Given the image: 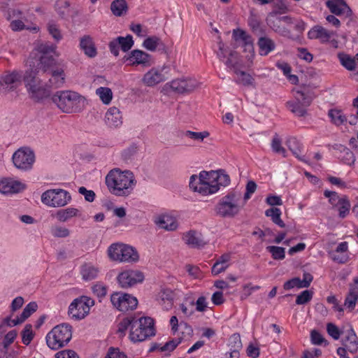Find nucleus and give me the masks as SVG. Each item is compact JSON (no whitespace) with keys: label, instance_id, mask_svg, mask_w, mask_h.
<instances>
[{"label":"nucleus","instance_id":"1","mask_svg":"<svg viewBox=\"0 0 358 358\" xmlns=\"http://www.w3.org/2000/svg\"><path fill=\"white\" fill-rule=\"evenodd\" d=\"M106 184L111 194L118 196H127L133 191L136 180L132 172L121 171L115 169L107 174Z\"/></svg>","mask_w":358,"mask_h":358},{"label":"nucleus","instance_id":"2","mask_svg":"<svg viewBox=\"0 0 358 358\" xmlns=\"http://www.w3.org/2000/svg\"><path fill=\"white\" fill-rule=\"evenodd\" d=\"M244 205L241 193L231 192L220 199L214 210L220 217H234L240 213Z\"/></svg>","mask_w":358,"mask_h":358},{"label":"nucleus","instance_id":"3","mask_svg":"<svg viewBox=\"0 0 358 358\" xmlns=\"http://www.w3.org/2000/svg\"><path fill=\"white\" fill-rule=\"evenodd\" d=\"M52 99L61 110L68 113L79 111L80 103L85 101L83 96L70 90L57 92Z\"/></svg>","mask_w":358,"mask_h":358},{"label":"nucleus","instance_id":"4","mask_svg":"<svg viewBox=\"0 0 358 358\" xmlns=\"http://www.w3.org/2000/svg\"><path fill=\"white\" fill-rule=\"evenodd\" d=\"M72 338V327L66 323L55 326L46 336V343L52 350H58L69 343Z\"/></svg>","mask_w":358,"mask_h":358},{"label":"nucleus","instance_id":"5","mask_svg":"<svg viewBox=\"0 0 358 358\" xmlns=\"http://www.w3.org/2000/svg\"><path fill=\"white\" fill-rule=\"evenodd\" d=\"M154 320L148 316L134 319L130 329L129 338L134 343L141 342L155 335Z\"/></svg>","mask_w":358,"mask_h":358},{"label":"nucleus","instance_id":"6","mask_svg":"<svg viewBox=\"0 0 358 358\" xmlns=\"http://www.w3.org/2000/svg\"><path fill=\"white\" fill-rule=\"evenodd\" d=\"M213 171H201L199 176L192 175L189 179V187L194 191L202 195H209L218 191L215 179L211 174Z\"/></svg>","mask_w":358,"mask_h":358},{"label":"nucleus","instance_id":"7","mask_svg":"<svg viewBox=\"0 0 358 358\" xmlns=\"http://www.w3.org/2000/svg\"><path fill=\"white\" fill-rule=\"evenodd\" d=\"M36 76L37 73L34 70H28L26 71L23 80L30 97L35 101H39L48 97L50 90L47 85L45 87L42 85L41 80Z\"/></svg>","mask_w":358,"mask_h":358},{"label":"nucleus","instance_id":"8","mask_svg":"<svg viewBox=\"0 0 358 358\" xmlns=\"http://www.w3.org/2000/svg\"><path fill=\"white\" fill-rule=\"evenodd\" d=\"M110 259L120 262H136L139 256L136 249L123 243H113L108 249Z\"/></svg>","mask_w":358,"mask_h":358},{"label":"nucleus","instance_id":"9","mask_svg":"<svg viewBox=\"0 0 358 358\" xmlns=\"http://www.w3.org/2000/svg\"><path fill=\"white\" fill-rule=\"evenodd\" d=\"M71 200V194L62 189H50L44 192L41 195V201L49 207H63Z\"/></svg>","mask_w":358,"mask_h":358},{"label":"nucleus","instance_id":"10","mask_svg":"<svg viewBox=\"0 0 358 358\" xmlns=\"http://www.w3.org/2000/svg\"><path fill=\"white\" fill-rule=\"evenodd\" d=\"M312 101L310 94L297 90L294 92V99L287 102V106L296 116L304 117Z\"/></svg>","mask_w":358,"mask_h":358},{"label":"nucleus","instance_id":"11","mask_svg":"<svg viewBox=\"0 0 358 358\" xmlns=\"http://www.w3.org/2000/svg\"><path fill=\"white\" fill-rule=\"evenodd\" d=\"M12 161L18 170L28 171L32 169L35 162V154L29 148L22 147L13 153Z\"/></svg>","mask_w":358,"mask_h":358},{"label":"nucleus","instance_id":"12","mask_svg":"<svg viewBox=\"0 0 358 358\" xmlns=\"http://www.w3.org/2000/svg\"><path fill=\"white\" fill-rule=\"evenodd\" d=\"M217 56L220 61H222L224 64L228 68L233 70L235 73H238L240 69L243 67V62L238 53L225 48L224 44L221 40L218 42Z\"/></svg>","mask_w":358,"mask_h":358},{"label":"nucleus","instance_id":"13","mask_svg":"<svg viewBox=\"0 0 358 358\" xmlns=\"http://www.w3.org/2000/svg\"><path fill=\"white\" fill-rule=\"evenodd\" d=\"M199 86L197 80L191 77L174 79L165 84L164 90L172 91L178 94L189 93Z\"/></svg>","mask_w":358,"mask_h":358},{"label":"nucleus","instance_id":"14","mask_svg":"<svg viewBox=\"0 0 358 358\" xmlns=\"http://www.w3.org/2000/svg\"><path fill=\"white\" fill-rule=\"evenodd\" d=\"M110 301L113 306L121 312L134 310L138 306L137 299L129 294L114 293L110 296Z\"/></svg>","mask_w":358,"mask_h":358},{"label":"nucleus","instance_id":"15","mask_svg":"<svg viewBox=\"0 0 358 358\" xmlns=\"http://www.w3.org/2000/svg\"><path fill=\"white\" fill-rule=\"evenodd\" d=\"M182 296V292L178 289L162 288L156 295V301L163 310L169 311L173 307L174 301Z\"/></svg>","mask_w":358,"mask_h":358},{"label":"nucleus","instance_id":"16","mask_svg":"<svg viewBox=\"0 0 358 358\" xmlns=\"http://www.w3.org/2000/svg\"><path fill=\"white\" fill-rule=\"evenodd\" d=\"M22 75L18 71L8 72L0 76V94H5L22 84Z\"/></svg>","mask_w":358,"mask_h":358},{"label":"nucleus","instance_id":"17","mask_svg":"<svg viewBox=\"0 0 358 358\" xmlns=\"http://www.w3.org/2000/svg\"><path fill=\"white\" fill-rule=\"evenodd\" d=\"M118 283L122 288L131 287L144 280L143 273L138 270H126L120 273L117 278Z\"/></svg>","mask_w":358,"mask_h":358},{"label":"nucleus","instance_id":"18","mask_svg":"<svg viewBox=\"0 0 358 358\" xmlns=\"http://www.w3.org/2000/svg\"><path fill=\"white\" fill-rule=\"evenodd\" d=\"M26 185L20 180L11 177L0 179V193L8 195L17 194L25 189Z\"/></svg>","mask_w":358,"mask_h":358},{"label":"nucleus","instance_id":"19","mask_svg":"<svg viewBox=\"0 0 358 358\" xmlns=\"http://www.w3.org/2000/svg\"><path fill=\"white\" fill-rule=\"evenodd\" d=\"M94 305V301L87 296L75 299L69 305V313L77 311L78 313H90V308Z\"/></svg>","mask_w":358,"mask_h":358},{"label":"nucleus","instance_id":"20","mask_svg":"<svg viewBox=\"0 0 358 358\" xmlns=\"http://www.w3.org/2000/svg\"><path fill=\"white\" fill-rule=\"evenodd\" d=\"M125 62L129 65H143L150 66L152 64L151 56L140 50H132L127 56L124 57Z\"/></svg>","mask_w":358,"mask_h":358},{"label":"nucleus","instance_id":"21","mask_svg":"<svg viewBox=\"0 0 358 358\" xmlns=\"http://www.w3.org/2000/svg\"><path fill=\"white\" fill-rule=\"evenodd\" d=\"M164 70L165 68L162 69H151L143 76V83L147 86L152 87L164 81L168 78V76L163 73Z\"/></svg>","mask_w":358,"mask_h":358},{"label":"nucleus","instance_id":"22","mask_svg":"<svg viewBox=\"0 0 358 358\" xmlns=\"http://www.w3.org/2000/svg\"><path fill=\"white\" fill-rule=\"evenodd\" d=\"M334 34L335 32L333 31H329L320 25H315L308 32V37L310 39H317L322 43H325L329 42Z\"/></svg>","mask_w":358,"mask_h":358},{"label":"nucleus","instance_id":"23","mask_svg":"<svg viewBox=\"0 0 358 358\" xmlns=\"http://www.w3.org/2000/svg\"><path fill=\"white\" fill-rule=\"evenodd\" d=\"M46 75L50 76L48 82L45 84L49 88H59L63 86L66 75L64 70L62 67H56L55 69H52L51 71L47 73Z\"/></svg>","mask_w":358,"mask_h":358},{"label":"nucleus","instance_id":"24","mask_svg":"<svg viewBox=\"0 0 358 358\" xmlns=\"http://www.w3.org/2000/svg\"><path fill=\"white\" fill-rule=\"evenodd\" d=\"M183 241L193 248H200L206 245L202 234L195 230H190L182 235Z\"/></svg>","mask_w":358,"mask_h":358},{"label":"nucleus","instance_id":"25","mask_svg":"<svg viewBox=\"0 0 358 358\" xmlns=\"http://www.w3.org/2000/svg\"><path fill=\"white\" fill-rule=\"evenodd\" d=\"M155 223L157 226L166 231H176L178 227V222L176 218L170 215H161L156 217Z\"/></svg>","mask_w":358,"mask_h":358},{"label":"nucleus","instance_id":"26","mask_svg":"<svg viewBox=\"0 0 358 358\" xmlns=\"http://www.w3.org/2000/svg\"><path fill=\"white\" fill-rule=\"evenodd\" d=\"M105 122L110 127H118L122 124L121 112L116 107L110 108L105 115Z\"/></svg>","mask_w":358,"mask_h":358},{"label":"nucleus","instance_id":"27","mask_svg":"<svg viewBox=\"0 0 358 358\" xmlns=\"http://www.w3.org/2000/svg\"><path fill=\"white\" fill-rule=\"evenodd\" d=\"M278 12L270 13L266 17L267 24L275 32H282L285 29L281 27V22H289V18L287 16L278 17Z\"/></svg>","mask_w":358,"mask_h":358},{"label":"nucleus","instance_id":"28","mask_svg":"<svg viewBox=\"0 0 358 358\" xmlns=\"http://www.w3.org/2000/svg\"><path fill=\"white\" fill-rule=\"evenodd\" d=\"M326 5L330 11L336 15H345L350 16L352 10L345 1L337 2L327 1Z\"/></svg>","mask_w":358,"mask_h":358},{"label":"nucleus","instance_id":"29","mask_svg":"<svg viewBox=\"0 0 358 358\" xmlns=\"http://www.w3.org/2000/svg\"><path fill=\"white\" fill-rule=\"evenodd\" d=\"M56 60L52 56L41 55L38 64V67L34 71L37 73V75L40 72L46 74L51 71L52 69H55L57 66Z\"/></svg>","mask_w":358,"mask_h":358},{"label":"nucleus","instance_id":"30","mask_svg":"<svg viewBox=\"0 0 358 358\" xmlns=\"http://www.w3.org/2000/svg\"><path fill=\"white\" fill-rule=\"evenodd\" d=\"M343 345L350 353L358 350V338L352 329L348 331V334L343 340Z\"/></svg>","mask_w":358,"mask_h":358},{"label":"nucleus","instance_id":"31","mask_svg":"<svg viewBox=\"0 0 358 358\" xmlns=\"http://www.w3.org/2000/svg\"><path fill=\"white\" fill-rule=\"evenodd\" d=\"M80 47L89 57L92 58L96 55V49L90 36H84L80 38Z\"/></svg>","mask_w":358,"mask_h":358},{"label":"nucleus","instance_id":"32","mask_svg":"<svg viewBox=\"0 0 358 358\" xmlns=\"http://www.w3.org/2000/svg\"><path fill=\"white\" fill-rule=\"evenodd\" d=\"M287 145L296 158L302 162H307L305 156L301 155L302 145L296 138H289L287 141Z\"/></svg>","mask_w":358,"mask_h":358},{"label":"nucleus","instance_id":"33","mask_svg":"<svg viewBox=\"0 0 358 358\" xmlns=\"http://www.w3.org/2000/svg\"><path fill=\"white\" fill-rule=\"evenodd\" d=\"M259 54L266 56L273 51L275 48L274 41L268 37H261L258 41Z\"/></svg>","mask_w":358,"mask_h":358},{"label":"nucleus","instance_id":"34","mask_svg":"<svg viewBox=\"0 0 358 358\" xmlns=\"http://www.w3.org/2000/svg\"><path fill=\"white\" fill-rule=\"evenodd\" d=\"M79 215V210L76 208L61 209L56 213V217L59 222H66L69 219Z\"/></svg>","mask_w":358,"mask_h":358},{"label":"nucleus","instance_id":"35","mask_svg":"<svg viewBox=\"0 0 358 358\" xmlns=\"http://www.w3.org/2000/svg\"><path fill=\"white\" fill-rule=\"evenodd\" d=\"M338 58L341 64L348 71H353L356 68V59L355 57H352L350 55L344 52H338Z\"/></svg>","mask_w":358,"mask_h":358},{"label":"nucleus","instance_id":"36","mask_svg":"<svg viewBox=\"0 0 358 358\" xmlns=\"http://www.w3.org/2000/svg\"><path fill=\"white\" fill-rule=\"evenodd\" d=\"M127 9V3L125 0H114L110 5V10L115 16L123 15L126 13Z\"/></svg>","mask_w":358,"mask_h":358},{"label":"nucleus","instance_id":"37","mask_svg":"<svg viewBox=\"0 0 358 358\" xmlns=\"http://www.w3.org/2000/svg\"><path fill=\"white\" fill-rule=\"evenodd\" d=\"M31 315H21L20 317L11 320L10 317H6L0 324V339L1 338L3 333L5 331L4 327H14L17 324H21L26 320Z\"/></svg>","mask_w":358,"mask_h":358},{"label":"nucleus","instance_id":"38","mask_svg":"<svg viewBox=\"0 0 358 358\" xmlns=\"http://www.w3.org/2000/svg\"><path fill=\"white\" fill-rule=\"evenodd\" d=\"M213 176V179H215V181L217 184V187L218 190L221 186L226 187L230 183V178L223 171H213V173L211 174Z\"/></svg>","mask_w":358,"mask_h":358},{"label":"nucleus","instance_id":"39","mask_svg":"<svg viewBox=\"0 0 358 358\" xmlns=\"http://www.w3.org/2000/svg\"><path fill=\"white\" fill-rule=\"evenodd\" d=\"M265 215L267 217H270L271 220L280 227L284 228L285 224L284 222L281 220V210L278 208H271L267 209L265 211Z\"/></svg>","mask_w":358,"mask_h":358},{"label":"nucleus","instance_id":"40","mask_svg":"<svg viewBox=\"0 0 358 358\" xmlns=\"http://www.w3.org/2000/svg\"><path fill=\"white\" fill-rule=\"evenodd\" d=\"M134 319L135 317L133 316L126 317L119 322L117 325L118 328L117 330V333L119 334L120 336H124L126 334V331L129 327H130V329H131V327L134 322Z\"/></svg>","mask_w":358,"mask_h":358},{"label":"nucleus","instance_id":"41","mask_svg":"<svg viewBox=\"0 0 358 358\" xmlns=\"http://www.w3.org/2000/svg\"><path fill=\"white\" fill-rule=\"evenodd\" d=\"M180 309L183 313L189 311L192 313L194 311V307L195 306V299L194 298L192 293H187L184 296V301L180 304Z\"/></svg>","mask_w":358,"mask_h":358},{"label":"nucleus","instance_id":"42","mask_svg":"<svg viewBox=\"0 0 358 358\" xmlns=\"http://www.w3.org/2000/svg\"><path fill=\"white\" fill-rule=\"evenodd\" d=\"M338 211V216L341 219L345 218L350 213L351 205L346 196H343L342 201L336 207Z\"/></svg>","mask_w":358,"mask_h":358},{"label":"nucleus","instance_id":"43","mask_svg":"<svg viewBox=\"0 0 358 358\" xmlns=\"http://www.w3.org/2000/svg\"><path fill=\"white\" fill-rule=\"evenodd\" d=\"M96 94L99 96L104 104H109L113 99L112 90L108 87H100L96 90Z\"/></svg>","mask_w":358,"mask_h":358},{"label":"nucleus","instance_id":"44","mask_svg":"<svg viewBox=\"0 0 358 358\" xmlns=\"http://www.w3.org/2000/svg\"><path fill=\"white\" fill-rule=\"evenodd\" d=\"M99 269L91 265H85L83 266L81 273L83 279L91 280L96 278L99 274Z\"/></svg>","mask_w":358,"mask_h":358},{"label":"nucleus","instance_id":"45","mask_svg":"<svg viewBox=\"0 0 358 358\" xmlns=\"http://www.w3.org/2000/svg\"><path fill=\"white\" fill-rule=\"evenodd\" d=\"M358 302V290L353 289L346 296L344 306L348 308V311H352Z\"/></svg>","mask_w":358,"mask_h":358},{"label":"nucleus","instance_id":"46","mask_svg":"<svg viewBox=\"0 0 358 358\" xmlns=\"http://www.w3.org/2000/svg\"><path fill=\"white\" fill-rule=\"evenodd\" d=\"M329 117L331 122L338 126L343 124L346 121V117L343 115L341 110L337 109H331L328 113Z\"/></svg>","mask_w":358,"mask_h":358},{"label":"nucleus","instance_id":"47","mask_svg":"<svg viewBox=\"0 0 358 358\" xmlns=\"http://www.w3.org/2000/svg\"><path fill=\"white\" fill-rule=\"evenodd\" d=\"M228 345L229 347V350H236L237 352H239L243 347L240 334H234L231 335L229 338Z\"/></svg>","mask_w":358,"mask_h":358},{"label":"nucleus","instance_id":"48","mask_svg":"<svg viewBox=\"0 0 358 358\" xmlns=\"http://www.w3.org/2000/svg\"><path fill=\"white\" fill-rule=\"evenodd\" d=\"M47 29L48 33L56 41L58 42L62 39V34H61L59 26L54 21L48 22L47 24Z\"/></svg>","mask_w":358,"mask_h":358},{"label":"nucleus","instance_id":"49","mask_svg":"<svg viewBox=\"0 0 358 358\" xmlns=\"http://www.w3.org/2000/svg\"><path fill=\"white\" fill-rule=\"evenodd\" d=\"M236 74L238 76L236 80L237 83L242 84L245 86L253 85L255 80L250 74L241 70L238 71V73H236Z\"/></svg>","mask_w":358,"mask_h":358},{"label":"nucleus","instance_id":"50","mask_svg":"<svg viewBox=\"0 0 358 358\" xmlns=\"http://www.w3.org/2000/svg\"><path fill=\"white\" fill-rule=\"evenodd\" d=\"M57 46L50 42L41 43L36 47V50L42 55L48 56L50 53H55Z\"/></svg>","mask_w":358,"mask_h":358},{"label":"nucleus","instance_id":"51","mask_svg":"<svg viewBox=\"0 0 358 358\" xmlns=\"http://www.w3.org/2000/svg\"><path fill=\"white\" fill-rule=\"evenodd\" d=\"M266 250L275 260H282L285 257V248L279 246H268Z\"/></svg>","mask_w":358,"mask_h":358},{"label":"nucleus","instance_id":"52","mask_svg":"<svg viewBox=\"0 0 358 358\" xmlns=\"http://www.w3.org/2000/svg\"><path fill=\"white\" fill-rule=\"evenodd\" d=\"M116 40L123 52H127L134 45V41L131 35L126 37L118 36Z\"/></svg>","mask_w":358,"mask_h":358},{"label":"nucleus","instance_id":"53","mask_svg":"<svg viewBox=\"0 0 358 358\" xmlns=\"http://www.w3.org/2000/svg\"><path fill=\"white\" fill-rule=\"evenodd\" d=\"M184 135L195 141L202 142L205 138L209 136V132L207 131L195 132L187 130L184 133Z\"/></svg>","mask_w":358,"mask_h":358},{"label":"nucleus","instance_id":"54","mask_svg":"<svg viewBox=\"0 0 358 358\" xmlns=\"http://www.w3.org/2000/svg\"><path fill=\"white\" fill-rule=\"evenodd\" d=\"M21 334L22 343L24 345H28L34 338V333L32 331L31 325L26 324Z\"/></svg>","mask_w":358,"mask_h":358},{"label":"nucleus","instance_id":"55","mask_svg":"<svg viewBox=\"0 0 358 358\" xmlns=\"http://www.w3.org/2000/svg\"><path fill=\"white\" fill-rule=\"evenodd\" d=\"M281 140L279 136L275 134L272 140L271 148L273 152L278 154L282 155L283 157H286V150L281 145Z\"/></svg>","mask_w":358,"mask_h":358},{"label":"nucleus","instance_id":"56","mask_svg":"<svg viewBox=\"0 0 358 358\" xmlns=\"http://www.w3.org/2000/svg\"><path fill=\"white\" fill-rule=\"evenodd\" d=\"M161 40L157 36H152L147 38L143 43V47L150 50L155 51L157 46L159 45Z\"/></svg>","mask_w":358,"mask_h":358},{"label":"nucleus","instance_id":"57","mask_svg":"<svg viewBox=\"0 0 358 358\" xmlns=\"http://www.w3.org/2000/svg\"><path fill=\"white\" fill-rule=\"evenodd\" d=\"M325 197L329 199V202L332 207H337L338 204L342 201L343 196H340L336 192L325 190L324 192Z\"/></svg>","mask_w":358,"mask_h":358},{"label":"nucleus","instance_id":"58","mask_svg":"<svg viewBox=\"0 0 358 358\" xmlns=\"http://www.w3.org/2000/svg\"><path fill=\"white\" fill-rule=\"evenodd\" d=\"M180 343V339L173 338L160 347V352H167L169 354L173 351Z\"/></svg>","mask_w":358,"mask_h":358},{"label":"nucleus","instance_id":"59","mask_svg":"<svg viewBox=\"0 0 358 358\" xmlns=\"http://www.w3.org/2000/svg\"><path fill=\"white\" fill-rule=\"evenodd\" d=\"M311 342L315 345H328L327 340L322 336V335L316 330H313L310 333Z\"/></svg>","mask_w":358,"mask_h":358},{"label":"nucleus","instance_id":"60","mask_svg":"<svg viewBox=\"0 0 358 358\" xmlns=\"http://www.w3.org/2000/svg\"><path fill=\"white\" fill-rule=\"evenodd\" d=\"M51 234L54 237L57 238H66L69 236V230L63 227H55L52 228Z\"/></svg>","mask_w":358,"mask_h":358},{"label":"nucleus","instance_id":"61","mask_svg":"<svg viewBox=\"0 0 358 358\" xmlns=\"http://www.w3.org/2000/svg\"><path fill=\"white\" fill-rule=\"evenodd\" d=\"M327 331L329 335L331 336L334 340H338L342 333L339 329L333 323L327 324Z\"/></svg>","mask_w":358,"mask_h":358},{"label":"nucleus","instance_id":"62","mask_svg":"<svg viewBox=\"0 0 358 358\" xmlns=\"http://www.w3.org/2000/svg\"><path fill=\"white\" fill-rule=\"evenodd\" d=\"M93 293L99 298L104 297L107 293V288L101 283H97L92 287Z\"/></svg>","mask_w":358,"mask_h":358},{"label":"nucleus","instance_id":"63","mask_svg":"<svg viewBox=\"0 0 358 358\" xmlns=\"http://www.w3.org/2000/svg\"><path fill=\"white\" fill-rule=\"evenodd\" d=\"M55 358H79V356L72 350H64L57 352Z\"/></svg>","mask_w":358,"mask_h":358},{"label":"nucleus","instance_id":"64","mask_svg":"<svg viewBox=\"0 0 358 358\" xmlns=\"http://www.w3.org/2000/svg\"><path fill=\"white\" fill-rule=\"evenodd\" d=\"M105 358H127V356L123 352L120 351L118 348L110 347Z\"/></svg>","mask_w":358,"mask_h":358}]
</instances>
